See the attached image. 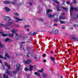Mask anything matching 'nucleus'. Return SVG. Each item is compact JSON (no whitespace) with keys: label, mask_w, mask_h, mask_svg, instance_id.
<instances>
[{"label":"nucleus","mask_w":78,"mask_h":78,"mask_svg":"<svg viewBox=\"0 0 78 78\" xmlns=\"http://www.w3.org/2000/svg\"><path fill=\"white\" fill-rule=\"evenodd\" d=\"M5 29H6V30H9V28H8L7 27H6L5 28Z\"/></svg>","instance_id":"603ef678"},{"label":"nucleus","mask_w":78,"mask_h":78,"mask_svg":"<svg viewBox=\"0 0 78 78\" xmlns=\"http://www.w3.org/2000/svg\"><path fill=\"white\" fill-rule=\"evenodd\" d=\"M18 36L19 37H18L19 38V39H21V38H22V35H19Z\"/></svg>","instance_id":"c756f323"},{"label":"nucleus","mask_w":78,"mask_h":78,"mask_svg":"<svg viewBox=\"0 0 78 78\" xmlns=\"http://www.w3.org/2000/svg\"><path fill=\"white\" fill-rule=\"evenodd\" d=\"M3 47H4V45L0 43V48H3Z\"/></svg>","instance_id":"aec40b11"},{"label":"nucleus","mask_w":78,"mask_h":78,"mask_svg":"<svg viewBox=\"0 0 78 78\" xmlns=\"http://www.w3.org/2000/svg\"><path fill=\"white\" fill-rule=\"evenodd\" d=\"M75 15L76 16V18H78V14H75Z\"/></svg>","instance_id":"ea45409f"},{"label":"nucleus","mask_w":78,"mask_h":78,"mask_svg":"<svg viewBox=\"0 0 78 78\" xmlns=\"http://www.w3.org/2000/svg\"><path fill=\"white\" fill-rule=\"evenodd\" d=\"M58 8H59V7H58V6H57V11H61V10L58 9Z\"/></svg>","instance_id":"2f4dec72"},{"label":"nucleus","mask_w":78,"mask_h":78,"mask_svg":"<svg viewBox=\"0 0 78 78\" xmlns=\"http://www.w3.org/2000/svg\"><path fill=\"white\" fill-rule=\"evenodd\" d=\"M65 19V17H62L61 16H60L59 17V20H60L61 19Z\"/></svg>","instance_id":"6ab92c4d"},{"label":"nucleus","mask_w":78,"mask_h":78,"mask_svg":"<svg viewBox=\"0 0 78 78\" xmlns=\"http://www.w3.org/2000/svg\"><path fill=\"white\" fill-rule=\"evenodd\" d=\"M43 57H45V54H44L43 55Z\"/></svg>","instance_id":"13d9d810"},{"label":"nucleus","mask_w":78,"mask_h":78,"mask_svg":"<svg viewBox=\"0 0 78 78\" xmlns=\"http://www.w3.org/2000/svg\"><path fill=\"white\" fill-rule=\"evenodd\" d=\"M12 3L13 5H15V3L14 2H12Z\"/></svg>","instance_id":"4d7b16f0"},{"label":"nucleus","mask_w":78,"mask_h":78,"mask_svg":"<svg viewBox=\"0 0 78 78\" xmlns=\"http://www.w3.org/2000/svg\"><path fill=\"white\" fill-rule=\"evenodd\" d=\"M31 60L30 59H27L26 61H24V64H30L31 63Z\"/></svg>","instance_id":"39448f33"},{"label":"nucleus","mask_w":78,"mask_h":78,"mask_svg":"<svg viewBox=\"0 0 78 78\" xmlns=\"http://www.w3.org/2000/svg\"><path fill=\"white\" fill-rule=\"evenodd\" d=\"M43 75L44 77H45L46 76H47V74L45 73H44L43 74Z\"/></svg>","instance_id":"cd10ccee"},{"label":"nucleus","mask_w":78,"mask_h":78,"mask_svg":"<svg viewBox=\"0 0 78 78\" xmlns=\"http://www.w3.org/2000/svg\"><path fill=\"white\" fill-rule=\"evenodd\" d=\"M25 71H26L27 72V71H28V68L26 67L25 68Z\"/></svg>","instance_id":"c9c22d12"},{"label":"nucleus","mask_w":78,"mask_h":78,"mask_svg":"<svg viewBox=\"0 0 78 78\" xmlns=\"http://www.w3.org/2000/svg\"><path fill=\"white\" fill-rule=\"evenodd\" d=\"M55 20L56 21V22H58V19H56Z\"/></svg>","instance_id":"3c124183"},{"label":"nucleus","mask_w":78,"mask_h":78,"mask_svg":"<svg viewBox=\"0 0 78 78\" xmlns=\"http://www.w3.org/2000/svg\"><path fill=\"white\" fill-rule=\"evenodd\" d=\"M22 47V46L21 45V46H20V48H21Z\"/></svg>","instance_id":"338daca9"},{"label":"nucleus","mask_w":78,"mask_h":78,"mask_svg":"<svg viewBox=\"0 0 78 78\" xmlns=\"http://www.w3.org/2000/svg\"><path fill=\"white\" fill-rule=\"evenodd\" d=\"M62 29H63V30H64V29H65V28H66L65 27H64V26H62Z\"/></svg>","instance_id":"49530a36"},{"label":"nucleus","mask_w":78,"mask_h":78,"mask_svg":"<svg viewBox=\"0 0 78 78\" xmlns=\"http://www.w3.org/2000/svg\"><path fill=\"white\" fill-rule=\"evenodd\" d=\"M60 78H62V76H60Z\"/></svg>","instance_id":"69168bd1"},{"label":"nucleus","mask_w":78,"mask_h":78,"mask_svg":"<svg viewBox=\"0 0 78 78\" xmlns=\"http://www.w3.org/2000/svg\"><path fill=\"white\" fill-rule=\"evenodd\" d=\"M14 15H16V16H19V15L17 13H14Z\"/></svg>","instance_id":"c85d7f7f"},{"label":"nucleus","mask_w":78,"mask_h":78,"mask_svg":"<svg viewBox=\"0 0 78 78\" xmlns=\"http://www.w3.org/2000/svg\"><path fill=\"white\" fill-rule=\"evenodd\" d=\"M55 16V15L53 14L52 15L51 14L48 15V17H49L50 18H51V17H53Z\"/></svg>","instance_id":"4468645a"},{"label":"nucleus","mask_w":78,"mask_h":78,"mask_svg":"<svg viewBox=\"0 0 78 78\" xmlns=\"http://www.w3.org/2000/svg\"><path fill=\"white\" fill-rule=\"evenodd\" d=\"M9 36H10V37H12L14 36L13 34L11 33V34H9Z\"/></svg>","instance_id":"4be33fe9"},{"label":"nucleus","mask_w":78,"mask_h":78,"mask_svg":"<svg viewBox=\"0 0 78 78\" xmlns=\"http://www.w3.org/2000/svg\"><path fill=\"white\" fill-rule=\"evenodd\" d=\"M51 53H53V51H51Z\"/></svg>","instance_id":"0e129e2a"},{"label":"nucleus","mask_w":78,"mask_h":78,"mask_svg":"<svg viewBox=\"0 0 78 78\" xmlns=\"http://www.w3.org/2000/svg\"><path fill=\"white\" fill-rule=\"evenodd\" d=\"M74 27H76V24H74L73 25Z\"/></svg>","instance_id":"6e6d98bb"},{"label":"nucleus","mask_w":78,"mask_h":78,"mask_svg":"<svg viewBox=\"0 0 78 78\" xmlns=\"http://www.w3.org/2000/svg\"><path fill=\"white\" fill-rule=\"evenodd\" d=\"M4 3L5 4H10V2L8 1H5L4 2Z\"/></svg>","instance_id":"dca6fc26"},{"label":"nucleus","mask_w":78,"mask_h":78,"mask_svg":"<svg viewBox=\"0 0 78 78\" xmlns=\"http://www.w3.org/2000/svg\"><path fill=\"white\" fill-rule=\"evenodd\" d=\"M2 61L0 60V63H1V64H2Z\"/></svg>","instance_id":"052dcab7"},{"label":"nucleus","mask_w":78,"mask_h":78,"mask_svg":"<svg viewBox=\"0 0 78 78\" xmlns=\"http://www.w3.org/2000/svg\"><path fill=\"white\" fill-rule=\"evenodd\" d=\"M67 4H68V5H72V3H71L70 4V3H69V1H68L67 2H66Z\"/></svg>","instance_id":"b1692460"},{"label":"nucleus","mask_w":78,"mask_h":78,"mask_svg":"<svg viewBox=\"0 0 78 78\" xmlns=\"http://www.w3.org/2000/svg\"><path fill=\"white\" fill-rule=\"evenodd\" d=\"M55 32L56 33H58V30H55Z\"/></svg>","instance_id":"09e8293b"},{"label":"nucleus","mask_w":78,"mask_h":78,"mask_svg":"<svg viewBox=\"0 0 78 78\" xmlns=\"http://www.w3.org/2000/svg\"><path fill=\"white\" fill-rule=\"evenodd\" d=\"M23 39H25V40H27V39H28V38L26 37H23Z\"/></svg>","instance_id":"7c9ffc66"},{"label":"nucleus","mask_w":78,"mask_h":78,"mask_svg":"<svg viewBox=\"0 0 78 78\" xmlns=\"http://www.w3.org/2000/svg\"><path fill=\"white\" fill-rule=\"evenodd\" d=\"M27 57H31V54H30L29 51H28L27 54Z\"/></svg>","instance_id":"9b49d317"},{"label":"nucleus","mask_w":78,"mask_h":78,"mask_svg":"<svg viewBox=\"0 0 78 78\" xmlns=\"http://www.w3.org/2000/svg\"><path fill=\"white\" fill-rule=\"evenodd\" d=\"M20 64H17L16 65V69L17 70H20Z\"/></svg>","instance_id":"0eeeda50"},{"label":"nucleus","mask_w":78,"mask_h":78,"mask_svg":"<svg viewBox=\"0 0 78 78\" xmlns=\"http://www.w3.org/2000/svg\"><path fill=\"white\" fill-rule=\"evenodd\" d=\"M17 28H19V25H17Z\"/></svg>","instance_id":"e2e57ef3"},{"label":"nucleus","mask_w":78,"mask_h":78,"mask_svg":"<svg viewBox=\"0 0 78 78\" xmlns=\"http://www.w3.org/2000/svg\"><path fill=\"white\" fill-rule=\"evenodd\" d=\"M5 56H6V57H7V58H10V56H9V55H8V54L7 53H5Z\"/></svg>","instance_id":"ddd939ff"},{"label":"nucleus","mask_w":78,"mask_h":78,"mask_svg":"<svg viewBox=\"0 0 78 78\" xmlns=\"http://www.w3.org/2000/svg\"><path fill=\"white\" fill-rule=\"evenodd\" d=\"M17 73V71H14L13 72V74H16Z\"/></svg>","instance_id":"f704fd0d"},{"label":"nucleus","mask_w":78,"mask_h":78,"mask_svg":"<svg viewBox=\"0 0 78 78\" xmlns=\"http://www.w3.org/2000/svg\"><path fill=\"white\" fill-rule=\"evenodd\" d=\"M12 24V22L7 23L5 25H3L2 23H0V27H11V25Z\"/></svg>","instance_id":"f257e3e1"},{"label":"nucleus","mask_w":78,"mask_h":78,"mask_svg":"<svg viewBox=\"0 0 78 78\" xmlns=\"http://www.w3.org/2000/svg\"><path fill=\"white\" fill-rule=\"evenodd\" d=\"M38 73H37V72H35L34 73V74H35V75H37Z\"/></svg>","instance_id":"8fccbe9b"},{"label":"nucleus","mask_w":78,"mask_h":78,"mask_svg":"<svg viewBox=\"0 0 78 78\" xmlns=\"http://www.w3.org/2000/svg\"><path fill=\"white\" fill-rule=\"evenodd\" d=\"M14 19H15L16 20V22H18V21H22L23 19H18V18L16 16H14Z\"/></svg>","instance_id":"20e7f679"},{"label":"nucleus","mask_w":78,"mask_h":78,"mask_svg":"<svg viewBox=\"0 0 78 78\" xmlns=\"http://www.w3.org/2000/svg\"><path fill=\"white\" fill-rule=\"evenodd\" d=\"M73 2L75 3H76V0H73Z\"/></svg>","instance_id":"a19ab883"},{"label":"nucleus","mask_w":78,"mask_h":78,"mask_svg":"<svg viewBox=\"0 0 78 78\" xmlns=\"http://www.w3.org/2000/svg\"><path fill=\"white\" fill-rule=\"evenodd\" d=\"M17 31H18V30L16 29H13L12 30V33H16Z\"/></svg>","instance_id":"1a4fd4ad"},{"label":"nucleus","mask_w":78,"mask_h":78,"mask_svg":"<svg viewBox=\"0 0 78 78\" xmlns=\"http://www.w3.org/2000/svg\"><path fill=\"white\" fill-rule=\"evenodd\" d=\"M6 73H7V74H9V73H11V72L7 70Z\"/></svg>","instance_id":"473e14b6"},{"label":"nucleus","mask_w":78,"mask_h":78,"mask_svg":"<svg viewBox=\"0 0 78 78\" xmlns=\"http://www.w3.org/2000/svg\"><path fill=\"white\" fill-rule=\"evenodd\" d=\"M53 63L54 64H55V61H53Z\"/></svg>","instance_id":"680f3d73"},{"label":"nucleus","mask_w":78,"mask_h":78,"mask_svg":"<svg viewBox=\"0 0 78 78\" xmlns=\"http://www.w3.org/2000/svg\"><path fill=\"white\" fill-rule=\"evenodd\" d=\"M3 19L4 20H5V21H11V18H10V17L6 16H5L3 17Z\"/></svg>","instance_id":"f03ea898"},{"label":"nucleus","mask_w":78,"mask_h":78,"mask_svg":"<svg viewBox=\"0 0 78 78\" xmlns=\"http://www.w3.org/2000/svg\"><path fill=\"white\" fill-rule=\"evenodd\" d=\"M9 41V38H6V39H5V42H8V41Z\"/></svg>","instance_id":"a878e982"},{"label":"nucleus","mask_w":78,"mask_h":78,"mask_svg":"<svg viewBox=\"0 0 78 78\" xmlns=\"http://www.w3.org/2000/svg\"><path fill=\"white\" fill-rule=\"evenodd\" d=\"M36 32H33L32 34V35H36Z\"/></svg>","instance_id":"58836bf2"},{"label":"nucleus","mask_w":78,"mask_h":78,"mask_svg":"<svg viewBox=\"0 0 78 78\" xmlns=\"http://www.w3.org/2000/svg\"><path fill=\"white\" fill-rule=\"evenodd\" d=\"M5 65L9 69H10V66L8 64V63L7 62L5 63Z\"/></svg>","instance_id":"9d476101"},{"label":"nucleus","mask_w":78,"mask_h":78,"mask_svg":"<svg viewBox=\"0 0 78 78\" xmlns=\"http://www.w3.org/2000/svg\"><path fill=\"white\" fill-rule=\"evenodd\" d=\"M0 33L2 34V36H3V37H6V36H7L8 35V34H4L3 32H0Z\"/></svg>","instance_id":"423d86ee"},{"label":"nucleus","mask_w":78,"mask_h":78,"mask_svg":"<svg viewBox=\"0 0 78 78\" xmlns=\"http://www.w3.org/2000/svg\"><path fill=\"white\" fill-rule=\"evenodd\" d=\"M5 10H6V12H9V11H11V10L9 9V8L7 7H5Z\"/></svg>","instance_id":"6e6552de"},{"label":"nucleus","mask_w":78,"mask_h":78,"mask_svg":"<svg viewBox=\"0 0 78 78\" xmlns=\"http://www.w3.org/2000/svg\"><path fill=\"white\" fill-rule=\"evenodd\" d=\"M20 44H25V42H21L20 43Z\"/></svg>","instance_id":"4c0bfd02"},{"label":"nucleus","mask_w":78,"mask_h":78,"mask_svg":"<svg viewBox=\"0 0 78 78\" xmlns=\"http://www.w3.org/2000/svg\"><path fill=\"white\" fill-rule=\"evenodd\" d=\"M28 25H26L24 26V28H27V27H28Z\"/></svg>","instance_id":"e433bc0d"},{"label":"nucleus","mask_w":78,"mask_h":78,"mask_svg":"<svg viewBox=\"0 0 78 78\" xmlns=\"http://www.w3.org/2000/svg\"><path fill=\"white\" fill-rule=\"evenodd\" d=\"M39 21H41V22H44V20H43L42 19L39 18Z\"/></svg>","instance_id":"72a5a7b5"},{"label":"nucleus","mask_w":78,"mask_h":78,"mask_svg":"<svg viewBox=\"0 0 78 78\" xmlns=\"http://www.w3.org/2000/svg\"><path fill=\"white\" fill-rule=\"evenodd\" d=\"M60 23H64V22L63 21H60Z\"/></svg>","instance_id":"79ce46f5"},{"label":"nucleus","mask_w":78,"mask_h":78,"mask_svg":"<svg viewBox=\"0 0 78 78\" xmlns=\"http://www.w3.org/2000/svg\"><path fill=\"white\" fill-rule=\"evenodd\" d=\"M3 78H8V77L6 76L5 75V74H3Z\"/></svg>","instance_id":"bb28decb"},{"label":"nucleus","mask_w":78,"mask_h":78,"mask_svg":"<svg viewBox=\"0 0 78 78\" xmlns=\"http://www.w3.org/2000/svg\"><path fill=\"white\" fill-rule=\"evenodd\" d=\"M76 27H78V24H77L76 26Z\"/></svg>","instance_id":"774afa93"},{"label":"nucleus","mask_w":78,"mask_h":78,"mask_svg":"<svg viewBox=\"0 0 78 78\" xmlns=\"http://www.w3.org/2000/svg\"><path fill=\"white\" fill-rule=\"evenodd\" d=\"M26 30H27V31H30V29L27 28L26 29Z\"/></svg>","instance_id":"864d4df0"},{"label":"nucleus","mask_w":78,"mask_h":78,"mask_svg":"<svg viewBox=\"0 0 78 78\" xmlns=\"http://www.w3.org/2000/svg\"><path fill=\"white\" fill-rule=\"evenodd\" d=\"M62 8H63V9H65L66 10V11H68V9H67V8H66V7H64L63 6H62Z\"/></svg>","instance_id":"393cba45"},{"label":"nucleus","mask_w":78,"mask_h":78,"mask_svg":"<svg viewBox=\"0 0 78 78\" xmlns=\"http://www.w3.org/2000/svg\"><path fill=\"white\" fill-rule=\"evenodd\" d=\"M72 38L73 40H77V38L75 37H72Z\"/></svg>","instance_id":"412c9836"},{"label":"nucleus","mask_w":78,"mask_h":78,"mask_svg":"<svg viewBox=\"0 0 78 78\" xmlns=\"http://www.w3.org/2000/svg\"><path fill=\"white\" fill-rule=\"evenodd\" d=\"M37 75L38 76H40V74H37Z\"/></svg>","instance_id":"bf43d9fd"},{"label":"nucleus","mask_w":78,"mask_h":78,"mask_svg":"<svg viewBox=\"0 0 78 78\" xmlns=\"http://www.w3.org/2000/svg\"><path fill=\"white\" fill-rule=\"evenodd\" d=\"M3 56L0 55V58H2V59H3Z\"/></svg>","instance_id":"37998d69"},{"label":"nucleus","mask_w":78,"mask_h":78,"mask_svg":"<svg viewBox=\"0 0 78 78\" xmlns=\"http://www.w3.org/2000/svg\"><path fill=\"white\" fill-rule=\"evenodd\" d=\"M50 12H52V10L50 9H48L47 11V14H48V13Z\"/></svg>","instance_id":"2eb2a0df"},{"label":"nucleus","mask_w":78,"mask_h":78,"mask_svg":"<svg viewBox=\"0 0 78 78\" xmlns=\"http://www.w3.org/2000/svg\"><path fill=\"white\" fill-rule=\"evenodd\" d=\"M78 8H73V7L71 6L70 9V12H72L73 11H77L78 10Z\"/></svg>","instance_id":"7ed1b4c3"},{"label":"nucleus","mask_w":78,"mask_h":78,"mask_svg":"<svg viewBox=\"0 0 78 78\" xmlns=\"http://www.w3.org/2000/svg\"><path fill=\"white\" fill-rule=\"evenodd\" d=\"M34 59L35 60H37V57H34Z\"/></svg>","instance_id":"de8ad7c7"},{"label":"nucleus","mask_w":78,"mask_h":78,"mask_svg":"<svg viewBox=\"0 0 78 78\" xmlns=\"http://www.w3.org/2000/svg\"><path fill=\"white\" fill-rule=\"evenodd\" d=\"M2 59H5V60H6V58L5 57H3V58H2Z\"/></svg>","instance_id":"c03bdc74"},{"label":"nucleus","mask_w":78,"mask_h":78,"mask_svg":"<svg viewBox=\"0 0 78 78\" xmlns=\"http://www.w3.org/2000/svg\"><path fill=\"white\" fill-rule=\"evenodd\" d=\"M43 71H44V69H42L41 70H38V72H41V73H43Z\"/></svg>","instance_id":"f3484780"},{"label":"nucleus","mask_w":78,"mask_h":78,"mask_svg":"<svg viewBox=\"0 0 78 78\" xmlns=\"http://www.w3.org/2000/svg\"><path fill=\"white\" fill-rule=\"evenodd\" d=\"M54 26H57V24H54L53 25Z\"/></svg>","instance_id":"5fc2aeb1"},{"label":"nucleus","mask_w":78,"mask_h":78,"mask_svg":"<svg viewBox=\"0 0 78 78\" xmlns=\"http://www.w3.org/2000/svg\"><path fill=\"white\" fill-rule=\"evenodd\" d=\"M50 58V59H51V60L52 61H55V58H53V57L52 56H51V57Z\"/></svg>","instance_id":"a211bd4d"},{"label":"nucleus","mask_w":78,"mask_h":78,"mask_svg":"<svg viewBox=\"0 0 78 78\" xmlns=\"http://www.w3.org/2000/svg\"><path fill=\"white\" fill-rule=\"evenodd\" d=\"M52 1H54L55 2L57 3V4H59V2L58 1L56 0H52Z\"/></svg>","instance_id":"5701e85b"},{"label":"nucleus","mask_w":78,"mask_h":78,"mask_svg":"<svg viewBox=\"0 0 78 78\" xmlns=\"http://www.w3.org/2000/svg\"><path fill=\"white\" fill-rule=\"evenodd\" d=\"M30 68L29 69V70L30 71H32L33 70V66H30Z\"/></svg>","instance_id":"f8f14e48"},{"label":"nucleus","mask_w":78,"mask_h":78,"mask_svg":"<svg viewBox=\"0 0 78 78\" xmlns=\"http://www.w3.org/2000/svg\"><path fill=\"white\" fill-rule=\"evenodd\" d=\"M43 61L44 62H46V60L45 59H44V60H43Z\"/></svg>","instance_id":"a18cd8bd"}]
</instances>
